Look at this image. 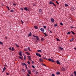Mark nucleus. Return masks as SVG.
<instances>
[{
    "label": "nucleus",
    "instance_id": "f257e3e1",
    "mask_svg": "<svg viewBox=\"0 0 76 76\" xmlns=\"http://www.w3.org/2000/svg\"><path fill=\"white\" fill-rule=\"evenodd\" d=\"M71 76H76V71H74L73 74H71Z\"/></svg>",
    "mask_w": 76,
    "mask_h": 76
},
{
    "label": "nucleus",
    "instance_id": "f03ea898",
    "mask_svg": "<svg viewBox=\"0 0 76 76\" xmlns=\"http://www.w3.org/2000/svg\"><path fill=\"white\" fill-rule=\"evenodd\" d=\"M49 4H53V5H54L55 7H56V5L52 1H50L49 3Z\"/></svg>",
    "mask_w": 76,
    "mask_h": 76
},
{
    "label": "nucleus",
    "instance_id": "7ed1b4c3",
    "mask_svg": "<svg viewBox=\"0 0 76 76\" xmlns=\"http://www.w3.org/2000/svg\"><path fill=\"white\" fill-rule=\"evenodd\" d=\"M36 56H39V57H41V55L39 53H36Z\"/></svg>",
    "mask_w": 76,
    "mask_h": 76
},
{
    "label": "nucleus",
    "instance_id": "20e7f679",
    "mask_svg": "<svg viewBox=\"0 0 76 76\" xmlns=\"http://www.w3.org/2000/svg\"><path fill=\"white\" fill-rule=\"evenodd\" d=\"M27 71L28 73L30 75H31V70H30L29 69H27Z\"/></svg>",
    "mask_w": 76,
    "mask_h": 76
},
{
    "label": "nucleus",
    "instance_id": "39448f33",
    "mask_svg": "<svg viewBox=\"0 0 76 76\" xmlns=\"http://www.w3.org/2000/svg\"><path fill=\"white\" fill-rule=\"evenodd\" d=\"M56 63L57 64H58L61 65V64H60V61H59L57 60L56 61Z\"/></svg>",
    "mask_w": 76,
    "mask_h": 76
},
{
    "label": "nucleus",
    "instance_id": "423d86ee",
    "mask_svg": "<svg viewBox=\"0 0 76 76\" xmlns=\"http://www.w3.org/2000/svg\"><path fill=\"white\" fill-rule=\"evenodd\" d=\"M24 10H26V11H29V10L28 9L27 7H25L24 8Z\"/></svg>",
    "mask_w": 76,
    "mask_h": 76
},
{
    "label": "nucleus",
    "instance_id": "0eeeda50",
    "mask_svg": "<svg viewBox=\"0 0 76 76\" xmlns=\"http://www.w3.org/2000/svg\"><path fill=\"white\" fill-rule=\"evenodd\" d=\"M22 66H26V65H27L26 64H25V63H22Z\"/></svg>",
    "mask_w": 76,
    "mask_h": 76
},
{
    "label": "nucleus",
    "instance_id": "6e6552de",
    "mask_svg": "<svg viewBox=\"0 0 76 76\" xmlns=\"http://www.w3.org/2000/svg\"><path fill=\"white\" fill-rule=\"evenodd\" d=\"M22 51L20 52L19 53V54L20 55V56H21V57H23V56H22Z\"/></svg>",
    "mask_w": 76,
    "mask_h": 76
},
{
    "label": "nucleus",
    "instance_id": "1a4fd4ad",
    "mask_svg": "<svg viewBox=\"0 0 76 76\" xmlns=\"http://www.w3.org/2000/svg\"><path fill=\"white\" fill-rule=\"evenodd\" d=\"M50 20L52 22H54V19L53 18H51Z\"/></svg>",
    "mask_w": 76,
    "mask_h": 76
},
{
    "label": "nucleus",
    "instance_id": "9d476101",
    "mask_svg": "<svg viewBox=\"0 0 76 76\" xmlns=\"http://www.w3.org/2000/svg\"><path fill=\"white\" fill-rule=\"evenodd\" d=\"M40 30L42 32H44V28H40Z\"/></svg>",
    "mask_w": 76,
    "mask_h": 76
},
{
    "label": "nucleus",
    "instance_id": "9b49d317",
    "mask_svg": "<svg viewBox=\"0 0 76 76\" xmlns=\"http://www.w3.org/2000/svg\"><path fill=\"white\" fill-rule=\"evenodd\" d=\"M43 60H43V59H42V58H41L39 59V61H40V62H42Z\"/></svg>",
    "mask_w": 76,
    "mask_h": 76
},
{
    "label": "nucleus",
    "instance_id": "f8f14e48",
    "mask_svg": "<svg viewBox=\"0 0 76 76\" xmlns=\"http://www.w3.org/2000/svg\"><path fill=\"white\" fill-rule=\"evenodd\" d=\"M31 35H32V33H31V32H30V34H28V36H27V37H31Z\"/></svg>",
    "mask_w": 76,
    "mask_h": 76
},
{
    "label": "nucleus",
    "instance_id": "ddd939ff",
    "mask_svg": "<svg viewBox=\"0 0 76 76\" xmlns=\"http://www.w3.org/2000/svg\"><path fill=\"white\" fill-rule=\"evenodd\" d=\"M6 70V67H4V68L3 69L2 73L4 72V71Z\"/></svg>",
    "mask_w": 76,
    "mask_h": 76
},
{
    "label": "nucleus",
    "instance_id": "4468645a",
    "mask_svg": "<svg viewBox=\"0 0 76 76\" xmlns=\"http://www.w3.org/2000/svg\"><path fill=\"white\" fill-rule=\"evenodd\" d=\"M27 57H28V58H29V60L31 61V56H27Z\"/></svg>",
    "mask_w": 76,
    "mask_h": 76
},
{
    "label": "nucleus",
    "instance_id": "2eb2a0df",
    "mask_svg": "<svg viewBox=\"0 0 76 76\" xmlns=\"http://www.w3.org/2000/svg\"><path fill=\"white\" fill-rule=\"evenodd\" d=\"M36 38L37 41H39V37H38V36H37Z\"/></svg>",
    "mask_w": 76,
    "mask_h": 76
},
{
    "label": "nucleus",
    "instance_id": "dca6fc26",
    "mask_svg": "<svg viewBox=\"0 0 76 76\" xmlns=\"http://www.w3.org/2000/svg\"><path fill=\"white\" fill-rule=\"evenodd\" d=\"M24 60H25L26 59V56L25 55L24 56Z\"/></svg>",
    "mask_w": 76,
    "mask_h": 76
},
{
    "label": "nucleus",
    "instance_id": "f3484780",
    "mask_svg": "<svg viewBox=\"0 0 76 76\" xmlns=\"http://www.w3.org/2000/svg\"><path fill=\"white\" fill-rule=\"evenodd\" d=\"M42 10H41V9H40L39 10V12H40V13L42 12Z\"/></svg>",
    "mask_w": 76,
    "mask_h": 76
},
{
    "label": "nucleus",
    "instance_id": "a211bd4d",
    "mask_svg": "<svg viewBox=\"0 0 76 76\" xmlns=\"http://www.w3.org/2000/svg\"><path fill=\"white\" fill-rule=\"evenodd\" d=\"M59 49H60V50H62V51H63V48L61 47H59Z\"/></svg>",
    "mask_w": 76,
    "mask_h": 76
},
{
    "label": "nucleus",
    "instance_id": "6ab92c4d",
    "mask_svg": "<svg viewBox=\"0 0 76 76\" xmlns=\"http://www.w3.org/2000/svg\"><path fill=\"white\" fill-rule=\"evenodd\" d=\"M60 72H58L56 73V75H60Z\"/></svg>",
    "mask_w": 76,
    "mask_h": 76
},
{
    "label": "nucleus",
    "instance_id": "aec40b11",
    "mask_svg": "<svg viewBox=\"0 0 76 76\" xmlns=\"http://www.w3.org/2000/svg\"><path fill=\"white\" fill-rule=\"evenodd\" d=\"M73 39H74L73 38H72L70 39V40H69V41H70V42H72V41H73Z\"/></svg>",
    "mask_w": 76,
    "mask_h": 76
},
{
    "label": "nucleus",
    "instance_id": "412c9836",
    "mask_svg": "<svg viewBox=\"0 0 76 76\" xmlns=\"http://www.w3.org/2000/svg\"><path fill=\"white\" fill-rule=\"evenodd\" d=\"M42 51L41 50H37V52H39V53H41Z\"/></svg>",
    "mask_w": 76,
    "mask_h": 76
},
{
    "label": "nucleus",
    "instance_id": "4be33fe9",
    "mask_svg": "<svg viewBox=\"0 0 76 76\" xmlns=\"http://www.w3.org/2000/svg\"><path fill=\"white\" fill-rule=\"evenodd\" d=\"M11 50L12 51H15V49H14V48H13V47H12Z\"/></svg>",
    "mask_w": 76,
    "mask_h": 76
},
{
    "label": "nucleus",
    "instance_id": "5701e85b",
    "mask_svg": "<svg viewBox=\"0 0 76 76\" xmlns=\"http://www.w3.org/2000/svg\"><path fill=\"white\" fill-rule=\"evenodd\" d=\"M51 61H52V62H54V63H56V61H54L53 59H52L51 60Z\"/></svg>",
    "mask_w": 76,
    "mask_h": 76
},
{
    "label": "nucleus",
    "instance_id": "b1692460",
    "mask_svg": "<svg viewBox=\"0 0 76 76\" xmlns=\"http://www.w3.org/2000/svg\"><path fill=\"white\" fill-rule=\"evenodd\" d=\"M34 28H35V29H38V27H37V26H34Z\"/></svg>",
    "mask_w": 76,
    "mask_h": 76
},
{
    "label": "nucleus",
    "instance_id": "393cba45",
    "mask_svg": "<svg viewBox=\"0 0 76 76\" xmlns=\"http://www.w3.org/2000/svg\"><path fill=\"white\" fill-rule=\"evenodd\" d=\"M64 68H63V67H62V68H61V71H64Z\"/></svg>",
    "mask_w": 76,
    "mask_h": 76
},
{
    "label": "nucleus",
    "instance_id": "a878e982",
    "mask_svg": "<svg viewBox=\"0 0 76 76\" xmlns=\"http://www.w3.org/2000/svg\"><path fill=\"white\" fill-rule=\"evenodd\" d=\"M43 28H45V29L47 28V26H43Z\"/></svg>",
    "mask_w": 76,
    "mask_h": 76
},
{
    "label": "nucleus",
    "instance_id": "bb28decb",
    "mask_svg": "<svg viewBox=\"0 0 76 76\" xmlns=\"http://www.w3.org/2000/svg\"><path fill=\"white\" fill-rule=\"evenodd\" d=\"M71 32H72V34H73V35H75V33L73 31H71Z\"/></svg>",
    "mask_w": 76,
    "mask_h": 76
},
{
    "label": "nucleus",
    "instance_id": "cd10ccee",
    "mask_svg": "<svg viewBox=\"0 0 76 76\" xmlns=\"http://www.w3.org/2000/svg\"><path fill=\"white\" fill-rule=\"evenodd\" d=\"M0 44L1 45H3V43L1 42H0Z\"/></svg>",
    "mask_w": 76,
    "mask_h": 76
},
{
    "label": "nucleus",
    "instance_id": "c85d7f7f",
    "mask_svg": "<svg viewBox=\"0 0 76 76\" xmlns=\"http://www.w3.org/2000/svg\"><path fill=\"white\" fill-rule=\"evenodd\" d=\"M26 53L27 54V55H30V53L28 52H26Z\"/></svg>",
    "mask_w": 76,
    "mask_h": 76
},
{
    "label": "nucleus",
    "instance_id": "c756f323",
    "mask_svg": "<svg viewBox=\"0 0 76 76\" xmlns=\"http://www.w3.org/2000/svg\"><path fill=\"white\" fill-rule=\"evenodd\" d=\"M60 24L61 25V26H63V24L62 23H60Z\"/></svg>",
    "mask_w": 76,
    "mask_h": 76
},
{
    "label": "nucleus",
    "instance_id": "7c9ffc66",
    "mask_svg": "<svg viewBox=\"0 0 76 76\" xmlns=\"http://www.w3.org/2000/svg\"><path fill=\"white\" fill-rule=\"evenodd\" d=\"M28 50L29 51H31V49H30V48H29V47H28Z\"/></svg>",
    "mask_w": 76,
    "mask_h": 76
},
{
    "label": "nucleus",
    "instance_id": "2f4dec72",
    "mask_svg": "<svg viewBox=\"0 0 76 76\" xmlns=\"http://www.w3.org/2000/svg\"><path fill=\"white\" fill-rule=\"evenodd\" d=\"M43 58H44V59L45 60H48V59L44 57Z\"/></svg>",
    "mask_w": 76,
    "mask_h": 76
},
{
    "label": "nucleus",
    "instance_id": "473e14b6",
    "mask_svg": "<svg viewBox=\"0 0 76 76\" xmlns=\"http://www.w3.org/2000/svg\"><path fill=\"white\" fill-rule=\"evenodd\" d=\"M43 34H45V37H47V34H46V33H43Z\"/></svg>",
    "mask_w": 76,
    "mask_h": 76
},
{
    "label": "nucleus",
    "instance_id": "72a5a7b5",
    "mask_svg": "<svg viewBox=\"0 0 76 76\" xmlns=\"http://www.w3.org/2000/svg\"><path fill=\"white\" fill-rule=\"evenodd\" d=\"M14 12V10H12L10 11V12Z\"/></svg>",
    "mask_w": 76,
    "mask_h": 76
},
{
    "label": "nucleus",
    "instance_id": "f704fd0d",
    "mask_svg": "<svg viewBox=\"0 0 76 76\" xmlns=\"http://www.w3.org/2000/svg\"><path fill=\"white\" fill-rule=\"evenodd\" d=\"M54 26H56H56H57V24H54Z\"/></svg>",
    "mask_w": 76,
    "mask_h": 76
},
{
    "label": "nucleus",
    "instance_id": "c9c22d12",
    "mask_svg": "<svg viewBox=\"0 0 76 76\" xmlns=\"http://www.w3.org/2000/svg\"><path fill=\"white\" fill-rule=\"evenodd\" d=\"M27 63H28V64H31V63H30V62H29V61H28Z\"/></svg>",
    "mask_w": 76,
    "mask_h": 76
},
{
    "label": "nucleus",
    "instance_id": "e433bc0d",
    "mask_svg": "<svg viewBox=\"0 0 76 76\" xmlns=\"http://www.w3.org/2000/svg\"><path fill=\"white\" fill-rule=\"evenodd\" d=\"M57 39V40L58 41H60V39H58L57 38V39Z\"/></svg>",
    "mask_w": 76,
    "mask_h": 76
},
{
    "label": "nucleus",
    "instance_id": "4c0bfd02",
    "mask_svg": "<svg viewBox=\"0 0 76 76\" xmlns=\"http://www.w3.org/2000/svg\"><path fill=\"white\" fill-rule=\"evenodd\" d=\"M65 7H67V6H68V5H67V4H65Z\"/></svg>",
    "mask_w": 76,
    "mask_h": 76
},
{
    "label": "nucleus",
    "instance_id": "58836bf2",
    "mask_svg": "<svg viewBox=\"0 0 76 76\" xmlns=\"http://www.w3.org/2000/svg\"><path fill=\"white\" fill-rule=\"evenodd\" d=\"M51 60H52V59H50V58H49L48 59L49 61H51Z\"/></svg>",
    "mask_w": 76,
    "mask_h": 76
},
{
    "label": "nucleus",
    "instance_id": "ea45409f",
    "mask_svg": "<svg viewBox=\"0 0 76 76\" xmlns=\"http://www.w3.org/2000/svg\"><path fill=\"white\" fill-rule=\"evenodd\" d=\"M56 1V3L57 4H59V3H58V1Z\"/></svg>",
    "mask_w": 76,
    "mask_h": 76
},
{
    "label": "nucleus",
    "instance_id": "a19ab883",
    "mask_svg": "<svg viewBox=\"0 0 76 76\" xmlns=\"http://www.w3.org/2000/svg\"><path fill=\"white\" fill-rule=\"evenodd\" d=\"M7 7L8 8V10H10V9H9V7H8L7 6Z\"/></svg>",
    "mask_w": 76,
    "mask_h": 76
},
{
    "label": "nucleus",
    "instance_id": "79ce46f5",
    "mask_svg": "<svg viewBox=\"0 0 76 76\" xmlns=\"http://www.w3.org/2000/svg\"><path fill=\"white\" fill-rule=\"evenodd\" d=\"M31 62H32V64L34 63V62L32 61H31Z\"/></svg>",
    "mask_w": 76,
    "mask_h": 76
},
{
    "label": "nucleus",
    "instance_id": "37998d69",
    "mask_svg": "<svg viewBox=\"0 0 76 76\" xmlns=\"http://www.w3.org/2000/svg\"><path fill=\"white\" fill-rule=\"evenodd\" d=\"M70 33H71L70 32H68L67 33V34H70Z\"/></svg>",
    "mask_w": 76,
    "mask_h": 76
},
{
    "label": "nucleus",
    "instance_id": "c03bdc74",
    "mask_svg": "<svg viewBox=\"0 0 76 76\" xmlns=\"http://www.w3.org/2000/svg\"><path fill=\"white\" fill-rule=\"evenodd\" d=\"M44 39L42 38H41V41H43L44 40Z\"/></svg>",
    "mask_w": 76,
    "mask_h": 76
},
{
    "label": "nucleus",
    "instance_id": "a18cd8bd",
    "mask_svg": "<svg viewBox=\"0 0 76 76\" xmlns=\"http://www.w3.org/2000/svg\"><path fill=\"white\" fill-rule=\"evenodd\" d=\"M52 76H55V75L54 74H52L51 75Z\"/></svg>",
    "mask_w": 76,
    "mask_h": 76
},
{
    "label": "nucleus",
    "instance_id": "49530a36",
    "mask_svg": "<svg viewBox=\"0 0 76 76\" xmlns=\"http://www.w3.org/2000/svg\"><path fill=\"white\" fill-rule=\"evenodd\" d=\"M32 67L34 69H35V66H34L32 65Z\"/></svg>",
    "mask_w": 76,
    "mask_h": 76
},
{
    "label": "nucleus",
    "instance_id": "de8ad7c7",
    "mask_svg": "<svg viewBox=\"0 0 76 76\" xmlns=\"http://www.w3.org/2000/svg\"><path fill=\"white\" fill-rule=\"evenodd\" d=\"M37 36H35L34 35H33V37H35L36 38V37H37Z\"/></svg>",
    "mask_w": 76,
    "mask_h": 76
},
{
    "label": "nucleus",
    "instance_id": "09e8293b",
    "mask_svg": "<svg viewBox=\"0 0 76 76\" xmlns=\"http://www.w3.org/2000/svg\"><path fill=\"white\" fill-rule=\"evenodd\" d=\"M25 67L26 69H28V67H27V65H26L25 66Z\"/></svg>",
    "mask_w": 76,
    "mask_h": 76
},
{
    "label": "nucleus",
    "instance_id": "8fccbe9b",
    "mask_svg": "<svg viewBox=\"0 0 76 76\" xmlns=\"http://www.w3.org/2000/svg\"><path fill=\"white\" fill-rule=\"evenodd\" d=\"M42 64V65H43V66H45L46 67L47 66H46L44 64Z\"/></svg>",
    "mask_w": 76,
    "mask_h": 76
},
{
    "label": "nucleus",
    "instance_id": "3c124183",
    "mask_svg": "<svg viewBox=\"0 0 76 76\" xmlns=\"http://www.w3.org/2000/svg\"><path fill=\"white\" fill-rule=\"evenodd\" d=\"M22 72H24L25 71V69H22Z\"/></svg>",
    "mask_w": 76,
    "mask_h": 76
},
{
    "label": "nucleus",
    "instance_id": "603ef678",
    "mask_svg": "<svg viewBox=\"0 0 76 76\" xmlns=\"http://www.w3.org/2000/svg\"><path fill=\"white\" fill-rule=\"evenodd\" d=\"M6 75H9V73H6Z\"/></svg>",
    "mask_w": 76,
    "mask_h": 76
},
{
    "label": "nucleus",
    "instance_id": "864d4df0",
    "mask_svg": "<svg viewBox=\"0 0 76 76\" xmlns=\"http://www.w3.org/2000/svg\"><path fill=\"white\" fill-rule=\"evenodd\" d=\"M70 28H71V29H72V28H74L73 27V26H70Z\"/></svg>",
    "mask_w": 76,
    "mask_h": 76
},
{
    "label": "nucleus",
    "instance_id": "5fc2aeb1",
    "mask_svg": "<svg viewBox=\"0 0 76 76\" xmlns=\"http://www.w3.org/2000/svg\"><path fill=\"white\" fill-rule=\"evenodd\" d=\"M21 22L22 23H23V21H22V20H21Z\"/></svg>",
    "mask_w": 76,
    "mask_h": 76
},
{
    "label": "nucleus",
    "instance_id": "6e6d98bb",
    "mask_svg": "<svg viewBox=\"0 0 76 76\" xmlns=\"http://www.w3.org/2000/svg\"><path fill=\"white\" fill-rule=\"evenodd\" d=\"M13 5H14V6L16 5V4H14V3H13Z\"/></svg>",
    "mask_w": 76,
    "mask_h": 76
},
{
    "label": "nucleus",
    "instance_id": "4d7b16f0",
    "mask_svg": "<svg viewBox=\"0 0 76 76\" xmlns=\"http://www.w3.org/2000/svg\"><path fill=\"white\" fill-rule=\"evenodd\" d=\"M9 50H12V48L11 47L10 48Z\"/></svg>",
    "mask_w": 76,
    "mask_h": 76
},
{
    "label": "nucleus",
    "instance_id": "13d9d810",
    "mask_svg": "<svg viewBox=\"0 0 76 76\" xmlns=\"http://www.w3.org/2000/svg\"><path fill=\"white\" fill-rule=\"evenodd\" d=\"M24 51H27V50L26 49H24Z\"/></svg>",
    "mask_w": 76,
    "mask_h": 76
},
{
    "label": "nucleus",
    "instance_id": "bf43d9fd",
    "mask_svg": "<svg viewBox=\"0 0 76 76\" xmlns=\"http://www.w3.org/2000/svg\"><path fill=\"white\" fill-rule=\"evenodd\" d=\"M20 9L21 10H23V8H20Z\"/></svg>",
    "mask_w": 76,
    "mask_h": 76
},
{
    "label": "nucleus",
    "instance_id": "052dcab7",
    "mask_svg": "<svg viewBox=\"0 0 76 76\" xmlns=\"http://www.w3.org/2000/svg\"><path fill=\"white\" fill-rule=\"evenodd\" d=\"M19 58H22V57L19 56Z\"/></svg>",
    "mask_w": 76,
    "mask_h": 76
},
{
    "label": "nucleus",
    "instance_id": "680f3d73",
    "mask_svg": "<svg viewBox=\"0 0 76 76\" xmlns=\"http://www.w3.org/2000/svg\"><path fill=\"white\" fill-rule=\"evenodd\" d=\"M35 73L36 74H38V72H36Z\"/></svg>",
    "mask_w": 76,
    "mask_h": 76
},
{
    "label": "nucleus",
    "instance_id": "e2e57ef3",
    "mask_svg": "<svg viewBox=\"0 0 76 76\" xmlns=\"http://www.w3.org/2000/svg\"><path fill=\"white\" fill-rule=\"evenodd\" d=\"M49 31H50V33H52V31H51L50 30H49Z\"/></svg>",
    "mask_w": 76,
    "mask_h": 76
},
{
    "label": "nucleus",
    "instance_id": "0e129e2a",
    "mask_svg": "<svg viewBox=\"0 0 76 76\" xmlns=\"http://www.w3.org/2000/svg\"><path fill=\"white\" fill-rule=\"evenodd\" d=\"M16 47H19V45H17Z\"/></svg>",
    "mask_w": 76,
    "mask_h": 76
},
{
    "label": "nucleus",
    "instance_id": "69168bd1",
    "mask_svg": "<svg viewBox=\"0 0 76 76\" xmlns=\"http://www.w3.org/2000/svg\"><path fill=\"white\" fill-rule=\"evenodd\" d=\"M27 76H30V75H29V74H27Z\"/></svg>",
    "mask_w": 76,
    "mask_h": 76
},
{
    "label": "nucleus",
    "instance_id": "338daca9",
    "mask_svg": "<svg viewBox=\"0 0 76 76\" xmlns=\"http://www.w3.org/2000/svg\"><path fill=\"white\" fill-rule=\"evenodd\" d=\"M5 67H7V65H5Z\"/></svg>",
    "mask_w": 76,
    "mask_h": 76
},
{
    "label": "nucleus",
    "instance_id": "774afa93",
    "mask_svg": "<svg viewBox=\"0 0 76 76\" xmlns=\"http://www.w3.org/2000/svg\"><path fill=\"white\" fill-rule=\"evenodd\" d=\"M22 58H21L20 59H21V60H23V59L22 58V57H23L21 56Z\"/></svg>",
    "mask_w": 76,
    "mask_h": 76
}]
</instances>
